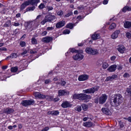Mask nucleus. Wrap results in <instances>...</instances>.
Returning <instances> with one entry per match:
<instances>
[{"label": "nucleus", "mask_w": 131, "mask_h": 131, "mask_svg": "<svg viewBox=\"0 0 131 131\" xmlns=\"http://www.w3.org/2000/svg\"><path fill=\"white\" fill-rule=\"evenodd\" d=\"M123 98L122 95L119 94H115L112 97L110 100L111 105L114 106L119 105L122 102Z\"/></svg>", "instance_id": "nucleus-1"}, {"label": "nucleus", "mask_w": 131, "mask_h": 131, "mask_svg": "<svg viewBox=\"0 0 131 131\" xmlns=\"http://www.w3.org/2000/svg\"><path fill=\"white\" fill-rule=\"evenodd\" d=\"M99 89V86H96L93 87H92L83 91L84 93L93 94L95 92L97 91Z\"/></svg>", "instance_id": "nucleus-2"}, {"label": "nucleus", "mask_w": 131, "mask_h": 131, "mask_svg": "<svg viewBox=\"0 0 131 131\" xmlns=\"http://www.w3.org/2000/svg\"><path fill=\"white\" fill-rule=\"evenodd\" d=\"M55 19V17L54 15H47L45 17L44 19L41 22V24L43 25L46 23L47 22H51L52 20L53 21Z\"/></svg>", "instance_id": "nucleus-3"}, {"label": "nucleus", "mask_w": 131, "mask_h": 131, "mask_svg": "<svg viewBox=\"0 0 131 131\" xmlns=\"http://www.w3.org/2000/svg\"><path fill=\"white\" fill-rule=\"evenodd\" d=\"M34 102V101L33 100H25L22 101L21 104L23 106L26 107L28 105L33 104Z\"/></svg>", "instance_id": "nucleus-4"}, {"label": "nucleus", "mask_w": 131, "mask_h": 131, "mask_svg": "<svg viewBox=\"0 0 131 131\" xmlns=\"http://www.w3.org/2000/svg\"><path fill=\"white\" fill-rule=\"evenodd\" d=\"M91 98V96L90 95L81 93L80 94V97L79 100H85L90 99Z\"/></svg>", "instance_id": "nucleus-5"}, {"label": "nucleus", "mask_w": 131, "mask_h": 131, "mask_svg": "<svg viewBox=\"0 0 131 131\" xmlns=\"http://www.w3.org/2000/svg\"><path fill=\"white\" fill-rule=\"evenodd\" d=\"M107 97V96L106 94H102L99 98V103L100 104L104 103L106 101Z\"/></svg>", "instance_id": "nucleus-6"}, {"label": "nucleus", "mask_w": 131, "mask_h": 131, "mask_svg": "<svg viewBox=\"0 0 131 131\" xmlns=\"http://www.w3.org/2000/svg\"><path fill=\"white\" fill-rule=\"evenodd\" d=\"M75 55L73 56V59L75 60H77L78 59L79 60L82 59L84 57L83 55L80 53L79 51Z\"/></svg>", "instance_id": "nucleus-7"}, {"label": "nucleus", "mask_w": 131, "mask_h": 131, "mask_svg": "<svg viewBox=\"0 0 131 131\" xmlns=\"http://www.w3.org/2000/svg\"><path fill=\"white\" fill-rule=\"evenodd\" d=\"M69 93V91L64 90H60L58 91V95L61 96L68 95Z\"/></svg>", "instance_id": "nucleus-8"}, {"label": "nucleus", "mask_w": 131, "mask_h": 131, "mask_svg": "<svg viewBox=\"0 0 131 131\" xmlns=\"http://www.w3.org/2000/svg\"><path fill=\"white\" fill-rule=\"evenodd\" d=\"M89 76L86 74H83L80 75L78 78V80L79 81H83L88 79Z\"/></svg>", "instance_id": "nucleus-9"}, {"label": "nucleus", "mask_w": 131, "mask_h": 131, "mask_svg": "<svg viewBox=\"0 0 131 131\" xmlns=\"http://www.w3.org/2000/svg\"><path fill=\"white\" fill-rule=\"evenodd\" d=\"M29 4V3L28 1H25L21 5L20 8V10H23Z\"/></svg>", "instance_id": "nucleus-10"}, {"label": "nucleus", "mask_w": 131, "mask_h": 131, "mask_svg": "<svg viewBox=\"0 0 131 131\" xmlns=\"http://www.w3.org/2000/svg\"><path fill=\"white\" fill-rule=\"evenodd\" d=\"M120 30H117L115 31L111 35V38L114 39L117 38L118 34L120 33Z\"/></svg>", "instance_id": "nucleus-11"}, {"label": "nucleus", "mask_w": 131, "mask_h": 131, "mask_svg": "<svg viewBox=\"0 0 131 131\" xmlns=\"http://www.w3.org/2000/svg\"><path fill=\"white\" fill-rule=\"evenodd\" d=\"M71 105L67 101L63 102L61 105V106L64 108L71 107Z\"/></svg>", "instance_id": "nucleus-12"}, {"label": "nucleus", "mask_w": 131, "mask_h": 131, "mask_svg": "<svg viewBox=\"0 0 131 131\" xmlns=\"http://www.w3.org/2000/svg\"><path fill=\"white\" fill-rule=\"evenodd\" d=\"M65 24V21H62L56 24V26L57 28H59L64 26Z\"/></svg>", "instance_id": "nucleus-13"}, {"label": "nucleus", "mask_w": 131, "mask_h": 131, "mask_svg": "<svg viewBox=\"0 0 131 131\" xmlns=\"http://www.w3.org/2000/svg\"><path fill=\"white\" fill-rule=\"evenodd\" d=\"M34 95L35 97L39 98L44 99L45 98V96L44 95L42 94L39 92H35L34 93Z\"/></svg>", "instance_id": "nucleus-14"}, {"label": "nucleus", "mask_w": 131, "mask_h": 131, "mask_svg": "<svg viewBox=\"0 0 131 131\" xmlns=\"http://www.w3.org/2000/svg\"><path fill=\"white\" fill-rule=\"evenodd\" d=\"M28 1L29 3V4L37 6L38 3L40 1V0H29Z\"/></svg>", "instance_id": "nucleus-15"}, {"label": "nucleus", "mask_w": 131, "mask_h": 131, "mask_svg": "<svg viewBox=\"0 0 131 131\" xmlns=\"http://www.w3.org/2000/svg\"><path fill=\"white\" fill-rule=\"evenodd\" d=\"M103 113L107 115H110L111 114L110 111L108 109L105 108H103L101 109Z\"/></svg>", "instance_id": "nucleus-16"}, {"label": "nucleus", "mask_w": 131, "mask_h": 131, "mask_svg": "<svg viewBox=\"0 0 131 131\" xmlns=\"http://www.w3.org/2000/svg\"><path fill=\"white\" fill-rule=\"evenodd\" d=\"M52 40V38L50 37H47L42 39V41L48 43Z\"/></svg>", "instance_id": "nucleus-17"}, {"label": "nucleus", "mask_w": 131, "mask_h": 131, "mask_svg": "<svg viewBox=\"0 0 131 131\" xmlns=\"http://www.w3.org/2000/svg\"><path fill=\"white\" fill-rule=\"evenodd\" d=\"M124 26L126 28H131V22L128 21H125L124 23Z\"/></svg>", "instance_id": "nucleus-18"}, {"label": "nucleus", "mask_w": 131, "mask_h": 131, "mask_svg": "<svg viewBox=\"0 0 131 131\" xmlns=\"http://www.w3.org/2000/svg\"><path fill=\"white\" fill-rule=\"evenodd\" d=\"M116 65H113L111 66L107 69V70L110 72H112L114 71L116 69Z\"/></svg>", "instance_id": "nucleus-19"}, {"label": "nucleus", "mask_w": 131, "mask_h": 131, "mask_svg": "<svg viewBox=\"0 0 131 131\" xmlns=\"http://www.w3.org/2000/svg\"><path fill=\"white\" fill-rule=\"evenodd\" d=\"M14 112V110L10 108H6L4 110V112L6 114H9L13 113Z\"/></svg>", "instance_id": "nucleus-20"}, {"label": "nucleus", "mask_w": 131, "mask_h": 131, "mask_svg": "<svg viewBox=\"0 0 131 131\" xmlns=\"http://www.w3.org/2000/svg\"><path fill=\"white\" fill-rule=\"evenodd\" d=\"M91 37L92 40H95L100 38V36L99 34L95 33L92 35Z\"/></svg>", "instance_id": "nucleus-21"}, {"label": "nucleus", "mask_w": 131, "mask_h": 131, "mask_svg": "<svg viewBox=\"0 0 131 131\" xmlns=\"http://www.w3.org/2000/svg\"><path fill=\"white\" fill-rule=\"evenodd\" d=\"M118 51L121 53H123L124 51L125 50V48L123 46H119L117 48Z\"/></svg>", "instance_id": "nucleus-22"}, {"label": "nucleus", "mask_w": 131, "mask_h": 131, "mask_svg": "<svg viewBox=\"0 0 131 131\" xmlns=\"http://www.w3.org/2000/svg\"><path fill=\"white\" fill-rule=\"evenodd\" d=\"M83 125L85 126L90 127L92 126H94V124L91 122H89L84 123H83Z\"/></svg>", "instance_id": "nucleus-23"}, {"label": "nucleus", "mask_w": 131, "mask_h": 131, "mask_svg": "<svg viewBox=\"0 0 131 131\" xmlns=\"http://www.w3.org/2000/svg\"><path fill=\"white\" fill-rule=\"evenodd\" d=\"M131 10V8L128 6L125 7L122 9V11L124 12H125L126 11H130Z\"/></svg>", "instance_id": "nucleus-24"}, {"label": "nucleus", "mask_w": 131, "mask_h": 131, "mask_svg": "<svg viewBox=\"0 0 131 131\" xmlns=\"http://www.w3.org/2000/svg\"><path fill=\"white\" fill-rule=\"evenodd\" d=\"M33 5V6H32L27 8L26 9V12L34 10L35 8V6Z\"/></svg>", "instance_id": "nucleus-25"}, {"label": "nucleus", "mask_w": 131, "mask_h": 131, "mask_svg": "<svg viewBox=\"0 0 131 131\" xmlns=\"http://www.w3.org/2000/svg\"><path fill=\"white\" fill-rule=\"evenodd\" d=\"M73 24L70 23L66 26V27L67 28H69L70 29H72L73 28Z\"/></svg>", "instance_id": "nucleus-26"}, {"label": "nucleus", "mask_w": 131, "mask_h": 131, "mask_svg": "<svg viewBox=\"0 0 131 131\" xmlns=\"http://www.w3.org/2000/svg\"><path fill=\"white\" fill-rule=\"evenodd\" d=\"M17 57V55L16 53H13L11 54L10 55L9 57H7V58L10 57L12 58H16Z\"/></svg>", "instance_id": "nucleus-27"}, {"label": "nucleus", "mask_w": 131, "mask_h": 131, "mask_svg": "<svg viewBox=\"0 0 131 131\" xmlns=\"http://www.w3.org/2000/svg\"><path fill=\"white\" fill-rule=\"evenodd\" d=\"M11 24L10 21L9 20L6 22L5 24H4L3 26L4 27H9Z\"/></svg>", "instance_id": "nucleus-28"}, {"label": "nucleus", "mask_w": 131, "mask_h": 131, "mask_svg": "<svg viewBox=\"0 0 131 131\" xmlns=\"http://www.w3.org/2000/svg\"><path fill=\"white\" fill-rule=\"evenodd\" d=\"M91 54L94 55L98 54L97 50L94 49L92 48V50L91 51Z\"/></svg>", "instance_id": "nucleus-29"}, {"label": "nucleus", "mask_w": 131, "mask_h": 131, "mask_svg": "<svg viewBox=\"0 0 131 131\" xmlns=\"http://www.w3.org/2000/svg\"><path fill=\"white\" fill-rule=\"evenodd\" d=\"M92 50V48H87L85 49V51L87 53L91 54Z\"/></svg>", "instance_id": "nucleus-30"}, {"label": "nucleus", "mask_w": 131, "mask_h": 131, "mask_svg": "<svg viewBox=\"0 0 131 131\" xmlns=\"http://www.w3.org/2000/svg\"><path fill=\"white\" fill-rule=\"evenodd\" d=\"M70 52H71L72 53H76L79 52V51L78 50H75V49L73 48H70L69 49Z\"/></svg>", "instance_id": "nucleus-31"}, {"label": "nucleus", "mask_w": 131, "mask_h": 131, "mask_svg": "<svg viewBox=\"0 0 131 131\" xmlns=\"http://www.w3.org/2000/svg\"><path fill=\"white\" fill-rule=\"evenodd\" d=\"M108 66V64L105 62H103L102 64V67L104 69H106L107 68Z\"/></svg>", "instance_id": "nucleus-32"}, {"label": "nucleus", "mask_w": 131, "mask_h": 131, "mask_svg": "<svg viewBox=\"0 0 131 131\" xmlns=\"http://www.w3.org/2000/svg\"><path fill=\"white\" fill-rule=\"evenodd\" d=\"M82 108L83 110L84 111L87 110L88 109L87 105L84 104H82Z\"/></svg>", "instance_id": "nucleus-33"}, {"label": "nucleus", "mask_w": 131, "mask_h": 131, "mask_svg": "<svg viewBox=\"0 0 131 131\" xmlns=\"http://www.w3.org/2000/svg\"><path fill=\"white\" fill-rule=\"evenodd\" d=\"M18 69L17 67H12L11 68V71L12 72H15L18 70Z\"/></svg>", "instance_id": "nucleus-34"}, {"label": "nucleus", "mask_w": 131, "mask_h": 131, "mask_svg": "<svg viewBox=\"0 0 131 131\" xmlns=\"http://www.w3.org/2000/svg\"><path fill=\"white\" fill-rule=\"evenodd\" d=\"M80 97V94H74L73 95V98L74 99H78L79 100Z\"/></svg>", "instance_id": "nucleus-35"}, {"label": "nucleus", "mask_w": 131, "mask_h": 131, "mask_svg": "<svg viewBox=\"0 0 131 131\" xmlns=\"http://www.w3.org/2000/svg\"><path fill=\"white\" fill-rule=\"evenodd\" d=\"M116 26V24L115 23H113L109 27V29H112L114 28Z\"/></svg>", "instance_id": "nucleus-36"}, {"label": "nucleus", "mask_w": 131, "mask_h": 131, "mask_svg": "<svg viewBox=\"0 0 131 131\" xmlns=\"http://www.w3.org/2000/svg\"><path fill=\"white\" fill-rule=\"evenodd\" d=\"M31 42L33 44H36L37 43V41L34 38L31 39Z\"/></svg>", "instance_id": "nucleus-37"}, {"label": "nucleus", "mask_w": 131, "mask_h": 131, "mask_svg": "<svg viewBox=\"0 0 131 131\" xmlns=\"http://www.w3.org/2000/svg\"><path fill=\"white\" fill-rule=\"evenodd\" d=\"M52 115H57L59 114V112L58 111H53Z\"/></svg>", "instance_id": "nucleus-38"}, {"label": "nucleus", "mask_w": 131, "mask_h": 131, "mask_svg": "<svg viewBox=\"0 0 131 131\" xmlns=\"http://www.w3.org/2000/svg\"><path fill=\"white\" fill-rule=\"evenodd\" d=\"M73 14V12L71 11L68 14H67L64 16V17H69L71 15Z\"/></svg>", "instance_id": "nucleus-39"}, {"label": "nucleus", "mask_w": 131, "mask_h": 131, "mask_svg": "<svg viewBox=\"0 0 131 131\" xmlns=\"http://www.w3.org/2000/svg\"><path fill=\"white\" fill-rule=\"evenodd\" d=\"M45 7V5L43 3H41L39 6L38 7L40 9H41Z\"/></svg>", "instance_id": "nucleus-40"}, {"label": "nucleus", "mask_w": 131, "mask_h": 131, "mask_svg": "<svg viewBox=\"0 0 131 131\" xmlns=\"http://www.w3.org/2000/svg\"><path fill=\"white\" fill-rule=\"evenodd\" d=\"M102 63V61L101 59L99 60L96 63V64L99 66H100Z\"/></svg>", "instance_id": "nucleus-41"}, {"label": "nucleus", "mask_w": 131, "mask_h": 131, "mask_svg": "<svg viewBox=\"0 0 131 131\" xmlns=\"http://www.w3.org/2000/svg\"><path fill=\"white\" fill-rule=\"evenodd\" d=\"M70 31L69 29H67L64 30L63 32V33L64 34H69Z\"/></svg>", "instance_id": "nucleus-42"}, {"label": "nucleus", "mask_w": 131, "mask_h": 131, "mask_svg": "<svg viewBox=\"0 0 131 131\" xmlns=\"http://www.w3.org/2000/svg\"><path fill=\"white\" fill-rule=\"evenodd\" d=\"M25 42L23 41H21L20 43V45L22 47H23L25 46Z\"/></svg>", "instance_id": "nucleus-43"}, {"label": "nucleus", "mask_w": 131, "mask_h": 131, "mask_svg": "<svg viewBox=\"0 0 131 131\" xmlns=\"http://www.w3.org/2000/svg\"><path fill=\"white\" fill-rule=\"evenodd\" d=\"M126 91L128 93V94L131 96V90L127 88L126 89Z\"/></svg>", "instance_id": "nucleus-44"}, {"label": "nucleus", "mask_w": 131, "mask_h": 131, "mask_svg": "<svg viewBox=\"0 0 131 131\" xmlns=\"http://www.w3.org/2000/svg\"><path fill=\"white\" fill-rule=\"evenodd\" d=\"M32 22V21H29L28 22H27L26 23H25V26H26L27 27H28L30 25H31V23Z\"/></svg>", "instance_id": "nucleus-45"}, {"label": "nucleus", "mask_w": 131, "mask_h": 131, "mask_svg": "<svg viewBox=\"0 0 131 131\" xmlns=\"http://www.w3.org/2000/svg\"><path fill=\"white\" fill-rule=\"evenodd\" d=\"M126 36L128 38H131V34L129 32H127L126 34Z\"/></svg>", "instance_id": "nucleus-46"}, {"label": "nucleus", "mask_w": 131, "mask_h": 131, "mask_svg": "<svg viewBox=\"0 0 131 131\" xmlns=\"http://www.w3.org/2000/svg\"><path fill=\"white\" fill-rule=\"evenodd\" d=\"M76 108V111L78 112L81 111L82 110L81 107L80 106H78Z\"/></svg>", "instance_id": "nucleus-47"}, {"label": "nucleus", "mask_w": 131, "mask_h": 131, "mask_svg": "<svg viewBox=\"0 0 131 131\" xmlns=\"http://www.w3.org/2000/svg\"><path fill=\"white\" fill-rule=\"evenodd\" d=\"M119 124L121 128H122L124 126L123 123L121 121H119Z\"/></svg>", "instance_id": "nucleus-48"}, {"label": "nucleus", "mask_w": 131, "mask_h": 131, "mask_svg": "<svg viewBox=\"0 0 131 131\" xmlns=\"http://www.w3.org/2000/svg\"><path fill=\"white\" fill-rule=\"evenodd\" d=\"M63 14V12L62 10L59 11L57 13V14L59 16L62 15Z\"/></svg>", "instance_id": "nucleus-49"}, {"label": "nucleus", "mask_w": 131, "mask_h": 131, "mask_svg": "<svg viewBox=\"0 0 131 131\" xmlns=\"http://www.w3.org/2000/svg\"><path fill=\"white\" fill-rule=\"evenodd\" d=\"M51 82V81L49 80H46L45 81V84H48L49 83H50Z\"/></svg>", "instance_id": "nucleus-50"}, {"label": "nucleus", "mask_w": 131, "mask_h": 131, "mask_svg": "<svg viewBox=\"0 0 131 131\" xmlns=\"http://www.w3.org/2000/svg\"><path fill=\"white\" fill-rule=\"evenodd\" d=\"M112 80V79L111 78V77H107L106 79L105 80L106 81H111Z\"/></svg>", "instance_id": "nucleus-51"}, {"label": "nucleus", "mask_w": 131, "mask_h": 131, "mask_svg": "<svg viewBox=\"0 0 131 131\" xmlns=\"http://www.w3.org/2000/svg\"><path fill=\"white\" fill-rule=\"evenodd\" d=\"M117 75L115 74L113 75L112 76H111L112 80L117 78Z\"/></svg>", "instance_id": "nucleus-52"}, {"label": "nucleus", "mask_w": 131, "mask_h": 131, "mask_svg": "<svg viewBox=\"0 0 131 131\" xmlns=\"http://www.w3.org/2000/svg\"><path fill=\"white\" fill-rule=\"evenodd\" d=\"M129 74L127 73H124L123 75V77H129Z\"/></svg>", "instance_id": "nucleus-53"}, {"label": "nucleus", "mask_w": 131, "mask_h": 131, "mask_svg": "<svg viewBox=\"0 0 131 131\" xmlns=\"http://www.w3.org/2000/svg\"><path fill=\"white\" fill-rule=\"evenodd\" d=\"M49 129V128L48 127H45L41 131H47Z\"/></svg>", "instance_id": "nucleus-54"}, {"label": "nucleus", "mask_w": 131, "mask_h": 131, "mask_svg": "<svg viewBox=\"0 0 131 131\" xmlns=\"http://www.w3.org/2000/svg\"><path fill=\"white\" fill-rule=\"evenodd\" d=\"M47 9L48 11L51 10L53 9V8L52 6H48Z\"/></svg>", "instance_id": "nucleus-55"}, {"label": "nucleus", "mask_w": 131, "mask_h": 131, "mask_svg": "<svg viewBox=\"0 0 131 131\" xmlns=\"http://www.w3.org/2000/svg\"><path fill=\"white\" fill-rule=\"evenodd\" d=\"M47 32L46 31L43 32L41 34V35L42 36H45L47 34Z\"/></svg>", "instance_id": "nucleus-56"}, {"label": "nucleus", "mask_w": 131, "mask_h": 131, "mask_svg": "<svg viewBox=\"0 0 131 131\" xmlns=\"http://www.w3.org/2000/svg\"><path fill=\"white\" fill-rule=\"evenodd\" d=\"M81 18L82 19L83 18L81 16V15L78 16L77 18V19H78V20H80Z\"/></svg>", "instance_id": "nucleus-57"}, {"label": "nucleus", "mask_w": 131, "mask_h": 131, "mask_svg": "<svg viewBox=\"0 0 131 131\" xmlns=\"http://www.w3.org/2000/svg\"><path fill=\"white\" fill-rule=\"evenodd\" d=\"M7 50L6 48L4 47H2L0 48V51H6Z\"/></svg>", "instance_id": "nucleus-58"}, {"label": "nucleus", "mask_w": 131, "mask_h": 131, "mask_svg": "<svg viewBox=\"0 0 131 131\" xmlns=\"http://www.w3.org/2000/svg\"><path fill=\"white\" fill-rule=\"evenodd\" d=\"M94 102L96 103H98L99 102V99L98 98L95 99H94Z\"/></svg>", "instance_id": "nucleus-59"}, {"label": "nucleus", "mask_w": 131, "mask_h": 131, "mask_svg": "<svg viewBox=\"0 0 131 131\" xmlns=\"http://www.w3.org/2000/svg\"><path fill=\"white\" fill-rule=\"evenodd\" d=\"M66 84V82L64 81H63L61 83H60V84L62 86H64Z\"/></svg>", "instance_id": "nucleus-60"}, {"label": "nucleus", "mask_w": 131, "mask_h": 131, "mask_svg": "<svg viewBox=\"0 0 131 131\" xmlns=\"http://www.w3.org/2000/svg\"><path fill=\"white\" fill-rule=\"evenodd\" d=\"M53 29V27H48L47 29V30H51Z\"/></svg>", "instance_id": "nucleus-61"}, {"label": "nucleus", "mask_w": 131, "mask_h": 131, "mask_svg": "<svg viewBox=\"0 0 131 131\" xmlns=\"http://www.w3.org/2000/svg\"><path fill=\"white\" fill-rule=\"evenodd\" d=\"M115 58L116 57L114 56H113L111 57V60L113 61L114 60Z\"/></svg>", "instance_id": "nucleus-62"}, {"label": "nucleus", "mask_w": 131, "mask_h": 131, "mask_svg": "<svg viewBox=\"0 0 131 131\" xmlns=\"http://www.w3.org/2000/svg\"><path fill=\"white\" fill-rule=\"evenodd\" d=\"M108 1L107 0H104L103 2V3L104 4H107L108 3Z\"/></svg>", "instance_id": "nucleus-63"}, {"label": "nucleus", "mask_w": 131, "mask_h": 131, "mask_svg": "<svg viewBox=\"0 0 131 131\" xmlns=\"http://www.w3.org/2000/svg\"><path fill=\"white\" fill-rule=\"evenodd\" d=\"M20 24L19 23H15L13 25L16 26H19V25Z\"/></svg>", "instance_id": "nucleus-64"}]
</instances>
